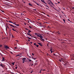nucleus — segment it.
Instances as JSON below:
<instances>
[{
  "label": "nucleus",
  "mask_w": 74,
  "mask_h": 74,
  "mask_svg": "<svg viewBox=\"0 0 74 74\" xmlns=\"http://www.w3.org/2000/svg\"><path fill=\"white\" fill-rule=\"evenodd\" d=\"M42 69H41V70H40V71H42Z\"/></svg>",
  "instance_id": "nucleus-48"
},
{
  "label": "nucleus",
  "mask_w": 74,
  "mask_h": 74,
  "mask_svg": "<svg viewBox=\"0 0 74 74\" xmlns=\"http://www.w3.org/2000/svg\"><path fill=\"white\" fill-rule=\"evenodd\" d=\"M36 47H38V45H36Z\"/></svg>",
  "instance_id": "nucleus-23"
},
{
  "label": "nucleus",
  "mask_w": 74,
  "mask_h": 74,
  "mask_svg": "<svg viewBox=\"0 0 74 74\" xmlns=\"http://www.w3.org/2000/svg\"><path fill=\"white\" fill-rule=\"evenodd\" d=\"M15 25H16V26H19V24H15Z\"/></svg>",
  "instance_id": "nucleus-15"
},
{
  "label": "nucleus",
  "mask_w": 74,
  "mask_h": 74,
  "mask_svg": "<svg viewBox=\"0 0 74 74\" xmlns=\"http://www.w3.org/2000/svg\"><path fill=\"white\" fill-rule=\"evenodd\" d=\"M29 62H31L32 61V60H29Z\"/></svg>",
  "instance_id": "nucleus-24"
},
{
  "label": "nucleus",
  "mask_w": 74,
  "mask_h": 74,
  "mask_svg": "<svg viewBox=\"0 0 74 74\" xmlns=\"http://www.w3.org/2000/svg\"><path fill=\"white\" fill-rule=\"evenodd\" d=\"M46 7H48V8H49V7H48V5H46Z\"/></svg>",
  "instance_id": "nucleus-30"
},
{
  "label": "nucleus",
  "mask_w": 74,
  "mask_h": 74,
  "mask_svg": "<svg viewBox=\"0 0 74 74\" xmlns=\"http://www.w3.org/2000/svg\"><path fill=\"white\" fill-rule=\"evenodd\" d=\"M32 55H33V56H34V55L33 53H32Z\"/></svg>",
  "instance_id": "nucleus-33"
},
{
  "label": "nucleus",
  "mask_w": 74,
  "mask_h": 74,
  "mask_svg": "<svg viewBox=\"0 0 74 74\" xmlns=\"http://www.w3.org/2000/svg\"><path fill=\"white\" fill-rule=\"evenodd\" d=\"M28 5H30V6H33V5L30 3H28Z\"/></svg>",
  "instance_id": "nucleus-7"
},
{
  "label": "nucleus",
  "mask_w": 74,
  "mask_h": 74,
  "mask_svg": "<svg viewBox=\"0 0 74 74\" xmlns=\"http://www.w3.org/2000/svg\"><path fill=\"white\" fill-rule=\"evenodd\" d=\"M72 9H74V7H73L72 8Z\"/></svg>",
  "instance_id": "nucleus-40"
},
{
  "label": "nucleus",
  "mask_w": 74,
  "mask_h": 74,
  "mask_svg": "<svg viewBox=\"0 0 74 74\" xmlns=\"http://www.w3.org/2000/svg\"><path fill=\"white\" fill-rule=\"evenodd\" d=\"M15 69H18V67H15Z\"/></svg>",
  "instance_id": "nucleus-38"
},
{
  "label": "nucleus",
  "mask_w": 74,
  "mask_h": 74,
  "mask_svg": "<svg viewBox=\"0 0 74 74\" xmlns=\"http://www.w3.org/2000/svg\"><path fill=\"white\" fill-rule=\"evenodd\" d=\"M14 48H15V49H16L17 48H16V47H15Z\"/></svg>",
  "instance_id": "nucleus-47"
},
{
  "label": "nucleus",
  "mask_w": 74,
  "mask_h": 74,
  "mask_svg": "<svg viewBox=\"0 0 74 74\" xmlns=\"http://www.w3.org/2000/svg\"><path fill=\"white\" fill-rule=\"evenodd\" d=\"M24 25H26V24L25 23H24Z\"/></svg>",
  "instance_id": "nucleus-46"
},
{
  "label": "nucleus",
  "mask_w": 74,
  "mask_h": 74,
  "mask_svg": "<svg viewBox=\"0 0 74 74\" xmlns=\"http://www.w3.org/2000/svg\"><path fill=\"white\" fill-rule=\"evenodd\" d=\"M58 33L59 34H60V33H58Z\"/></svg>",
  "instance_id": "nucleus-61"
},
{
  "label": "nucleus",
  "mask_w": 74,
  "mask_h": 74,
  "mask_svg": "<svg viewBox=\"0 0 74 74\" xmlns=\"http://www.w3.org/2000/svg\"><path fill=\"white\" fill-rule=\"evenodd\" d=\"M29 27H30V29H32V27L30 26H29Z\"/></svg>",
  "instance_id": "nucleus-22"
},
{
  "label": "nucleus",
  "mask_w": 74,
  "mask_h": 74,
  "mask_svg": "<svg viewBox=\"0 0 74 74\" xmlns=\"http://www.w3.org/2000/svg\"><path fill=\"white\" fill-rule=\"evenodd\" d=\"M33 64H32L31 65V66H33Z\"/></svg>",
  "instance_id": "nucleus-56"
},
{
  "label": "nucleus",
  "mask_w": 74,
  "mask_h": 74,
  "mask_svg": "<svg viewBox=\"0 0 74 74\" xmlns=\"http://www.w3.org/2000/svg\"><path fill=\"white\" fill-rule=\"evenodd\" d=\"M10 53H12V54H13V53H12V52H10Z\"/></svg>",
  "instance_id": "nucleus-35"
},
{
  "label": "nucleus",
  "mask_w": 74,
  "mask_h": 74,
  "mask_svg": "<svg viewBox=\"0 0 74 74\" xmlns=\"http://www.w3.org/2000/svg\"><path fill=\"white\" fill-rule=\"evenodd\" d=\"M23 2L24 3H25V1Z\"/></svg>",
  "instance_id": "nucleus-52"
},
{
  "label": "nucleus",
  "mask_w": 74,
  "mask_h": 74,
  "mask_svg": "<svg viewBox=\"0 0 74 74\" xmlns=\"http://www.w3.org/2000/svg\"><path fill=\"white\" fill-rule=\"evenodd\" d=\"M52 49H50V51L51 52V53H52V52H52Z\"/></svg>",
  "instance_id": "nucleus-9"
},
{
  "label": "nucleus",
  "mask_w": 74,
  "mask_h": 74,
  "mask_svg": "<svg viewBox=\"0 0 74 74\" xmlns=\"http://www.w3.org/2000/svg\"><path fill=\"white\" fill-rule=\"evenodd\" d=\"M36 4H37V5H38V6L40 5L38 3H36Z\"/></svg>",
  "instance_id": "nucleus-19"
},
{
  "label": "nucleus",
  "mask_w": 74,
  "mask_h": 74,
  "mask_svg": "<svg viewBox=\"0 0 74 74\" xmlns=\"http://www.w3.org/2000/svg\"><path fill=\"white\" fill-rule=\"evenodd\" d=\"M27 35H28V36H30V34H29V33H27Z\"/></svg>",
  "instance_id": "nucleus-16"
},
{
  "label": "nucleus",
  "mask_w": 74,
  "mask_h": 74,
  "mask_svg": "<svg viewBox=\"0 0 74 74\" xmlns=\"http://www.w3.org/2000/svg\"><path fill=\"white\" fill-rule=\"evenodd\" d=\"M8 25H10L11 26H12V27H14L13 25H11L10 24H8Z\"/></svg>",
  "instance_id": "nucleus-6"
},
{
  "label": "nucleus",
  "mask_w": 74,
  "mask_h": 74,
  "mask_svg": "<svg viewBox=\"0 0 74 74\" xmlns=\"http://www.w3.org/2000/svg\"><path fill=\"white\" fill-rule=\"evenodd\" d=\"M41 1L42 2V3H45V4H47L44 1V0H41Z\"/></svg>",
  "instance_id": "nucleus-3"
},
{
  "label": "nucleus",
  "mask_w": 74,
  "mask_h": 74,
  "mask_svg": "<svg viewBox=\"0 0 74 74\" xmlns=\"http://www.w3.org/2000/svg\"><path fill=\"white\" fill-rule=\"evenodd\" d=\"M7 27H8V29H9V27H8V26H7Z\"/></svg>",
  "instance_id": "nucleus-41"
},
{
  "label": "nucleus",
  "mask_w": 74,
  "mask_h": 74,
  "mask_svg": "<svg viewBox=\"0 0 74 74\" xmlns=\"http://www.w3.org/2000/svg\"><path fill=\"white\" fill-rule=\"evenodd\" d=\"M5 48L6 49H9V47H8V46H5Z\"/></svg>",
  "instance_id": "nucleus-4"
},
{
  "label": "nucleus",
  "mask_w": 74,
  "mask_h": 74,
  "mask_svg": "<svg viewBox=\"0 0 74 74\" xmlns=\"http://www.w3.org/2000/svg\"><path fill=\"white\" fill-rule=\"evenodd\" d=\"M37 37H40V38H41V39H42V36H41V35H38L37 36Z\"/></svg>",
  "instance_id": "nucleus-1"
},
{
  "label": "nucleus",
  "mask_w": 74,
  "mask_h": 74,
  "mask_svg": "<svg viewBox=\"0 0 74 74\" xmlns=\"http://www.w3.org/2000/svg\"><path fill=\"white\" fill-rule=\"evenodd\" d=\"M22 1L23 2L24 1H23V0H22Z\"/></svg>",
  "instance_id": "nucleus-58"
},
{
  "label": "nucleus",
  "mask_w": 74,
  "mask_h": 74,
  "mask_svg": "<svg viewBox=\"0 0 74 74\" xmlns=\"http://www.w3.org/2000/svg\"><path fill=\"white\" fill-rule=\"evenodd\" d=\"M29 41H30V40H28Z\"/></svg>",
  "instance_id": "nucleus-63"
},
{
  "label": "nucleus",
  "mask_w": 74,
  "mask_h": 74,
  "mask_svg": "<svg viewBox=\"0 0 74 74\" xmlns=\"http://www.w3.org/2000/svg\"><path fill=\"white\" fill-rule=\"evenodd\" d=\"M41 71H40V73H41Z\"/></svg>",
  "instance_id": "nucleus-49"
},
{
  "label": "nucleus",
  "mask_w": 74,
  "mask_h": 74,
  "mask_svg": "<svg viewBox=\"0 0 74 74\" xmlns=\"http://www.w3.org/2000/svg\"><path fill=\"white\" fill-rule=\"evenodd\" d=\"M51 4H52V5H53V3H52V2H51Z\"/></svg>",
  "instance_id": "nucleus-31"
},
{
  "label": "nucleus",
  "mask_w": 74,
  "mask_h": 74,
  "mask_svg": "<svg viewBox=\"0 0 74 74\" xmlns=\"http://www.w3.org/2000/svg\"><path fill=\"white\" fill-rule=\"evenodd\" d=\"M34 45H36V43H34Z\"/></svg>",
  "instance_id": "nucleus-25"
},
{
  "label": "nucleus",
  "mask_w": 74,
  "mask_h": 74,
  "mask_svg": "<svg viewBox=\"0 0 74 74\" xmlns=\"http://www.w3.org/2000/svg\"><path fill=\"white\" fill-rule=\"evenodd\" d=\"M32 59H33V58H33V57H32Z\"/></svg>",
  "instance_id": "nucleus-62"
},
{
  "label": "nucleus",
  "mask_w": 74,
  "mask_h": 74,
  "mask_svg": "<svg viewBox=\"0 0 74 74\" xmlns=\"http://www.w3.org/2000/svg\"><path fill=\"white\" fill-rule=\"evenodd\" d=\"M16 56H19V58H21V56H20V55H17Z\"/></svg>",
  "instance_id": "nucleus-10"
},
{
  "label": "nucleus",
  "mask_w": 74,
  "mask_h": 74,
  "mask_svg": "<svg viewBox=\"0 0 74 74\" xmlns=\"http://www.w3.org/2000/svg\"><path fill=\"white\" fill-rule=\"evenodd\" d=\"M2 12H4V11H3V10H2Z\"/></svg>",
  "instance_id": "nucleus-42"
},
{
  "label": "nucleus",
  "mask_w": 74,
  "mask_h": 74,
  "mask_svg": "<svg viewBox=\"0 0 74 74\" xmlns=\"http://www.w3.org/2000/svg\"><path fill=\"white\" fill-rule=\"evenodd\" d=\"M43 71H45V69H43L42 70Z\"/></svg>",
  "instance_id": "nucleus-50"
},
{
  "label": "nucleus",
  "mask_w": 74,
  "mask_h": 74,
  "mask_svg": "<svg viewBox=\"0 0 74 74\" xmlns=\"http://www.w3.org/2000/svg\"><path fill=\"white\" fill-rule=\"evenodd\" d=\"M12 37H13V38H14V37L13 36H12Z\"/></svg>",
  "instance_id": "nucleus-53"
},
{
  "label": "nucleus",
  "mask_w": 74,
  "mask_h": 74,
  "mask_svg": "<svg viewBox=\"0 0 74 74\" xmlns=\"http://www.w3.org/2000/svg\"><path fill=\"white\" fill-rule=\"evenodd\" d=\"M42 14H44L45 15V13L44 12H42Z\"/></svg>",
  "instance_id": "nucleus-17"
},
{
  "label": "nucleus",
  "mask_w": 74,
  "mask_h": 74,
  "mask_svg": "<svg viewBox=\"0 0 74 74\" xmlns=\"http://www.w3.org/2000/svg\"><path fill=\"white\" fill-rule=\"evenodd\" d=\"M35 35H36V36H38V35H39L37 33H35Z\"/></svg>",
  "instance_id": "nucleus-12"
},
{
  "label": "nucleus",
  "mask_w": 74,
  "mask_h": 74,
  "mask_svg": "<svg viewBox=\"0 0 74 74\" xmlns=\"http://www.w3.org/2000/svg\"><path fill=\"white\" fill-rule=\"evenodd\" d=\"M28 32L29 33L31 32V31L30 30H28Z\"/></svg>",
  "instance_id": "nucleus-13"
},
{
  "label": "nucleus",
  "mask_w": 74,
  "mask_h": 74,
  "mask_svg": "<svg viewBox=\"0 0 74 74\" xmlns=\"http://www.w3.org/2000/svg\"><path fill=\"white\" fill-rule=\"evenodd\" d=\"M9 22H10V23H12V22H11V21H9Z\"/></svg>",
  "instance_id": "nucleus-21"
},
{
  "label": "nucleus",
  "mask_w": 74,
  "mask_h": 74,
  "mask_svg": "<svg viewBox=\"0 0 74 74\" xmlns=\"http://www.w3.org/2000/svg\"><path fill=\"white\" fill-rule=\"evenodd\" d=\"M62 20L64 21V23H65V21H66L64 19H63Z\"/></svg>",
  "instance_id": "nucleus-14"
},
{
  "label": "nucleus",
  "mask_w": 74,
  "mask_h": 74,
  "mask_svg": "<svg viewBox=\"0 0 74 74\" xmlns=\"http://www.w3.org/2000/svg\"><path fill=\"white\" fill-rule=\"evenodd\" d=\"M35 62H38V61L36 60L35 61Z\"/></svg>",
  "instance_id": "nucleus-57"
},
{
  "label": "nucleus",
  "mask_w": 74,
  "mask_h": 74,
  "mask_svg": "<svg viewBox=\"0 0 74 74\" xmlns=\"http://www.w3.org/2000/svg\"><path fill=\"white\" fill-rule=\"evenodd\" d=\"M38 44H39V45L41 46V47H42V44L40 43H38Z\"/></svg>",
  "instance_id": "nucleus-5"
},
{
  "label": "nucleus",
  "mask_w": 74,
  "mask_h": 74,
  "mask_svg": "<svg viewBox=\"0 0 74 74\" xmlns=\"http://www.w3.org/2000/svg\"><path fill=\"white\" fill-rule=\"evenodd\" d=\"M31 37H32H32H33V36H31Z\"/></svg>",
  "instance_id": "nucleus-60"
},
{
  "label": "nucleus",
  "mask_w": 74,
  "mask_h": 74,
  "mask_svg": "<svg viewBox=\"0 0 74 74\" xmlns=\"http://www.w3.org/2000/svg\"><path fill=\"white\" fill-rule=\"evenodd\" d=\"M1 66H3V64H1Z\"/></svg>",
  "instance_id": "nucleus-54"
},
{
  "label": "nucleus",
  "mask_w": 74,
  "mask_h": 74,
  "mask_svg": "<svg viewBox=\"0 0 74 74\" xmlns=\"http://www.w3.org/2000/svg\"><path fill=\"white\" fill-rule=\"evenodd\" d=\"M29 36H32V35H31L30 34V35H29Z\"/></svg>",
  "instance_id": "nucleus-51"
},
{
  "label": "nucleus",
  "mask_w": 74,
  "mask_h": 74,
  "mask_svg": "<svg viewBox=\"0 0 74 74\" xmlns=\"http://www.w3.org/2000/svg\"><path fill=\"white\" fill-rule=\"evenodd\" d=\"M16 41H17L18 42V41L17 40H16Z\"/></svg>",
  "instance_id": "nucleus-59"
},
{
  "label": "nucleus",
  "mask_w": 74,
  "mask_h": 74,
  "mask_svg": "<svg viewBox=\"0 0 74 74\" xmlns=\"http://www.w3.org/2000/svg\"><path fill=\"white\" fill-rule=\"evenodd\" d=\"M34 60H36V59H37V58H33Z\"/></svg>",
  "instance_id": "nucleus-28"
},
{
  "label": "nucleus",
  "mask_w": 74,
  "mask_h": 74,
  "mask_svg": "<svg viewBox=\"0 0 74 74\" xmlns=\"http://www.w3.org/2000/svg\"><path fill=\"white\" fill-rule=\"evenodd\" d=\"M46 9H47V10H49V9H48L47 8H46Z\"/></svg>",
  "instance_id": "nucleus-55"
},
{
  "label": "nucleus",
  "mask_w": 74,
  "mask_h": 74,
  "mask_svg": "<svg viewBox=\"0 0 74 74\" xmlns=\"http://www.w3.org/2000/svg\"><path fill=\"white\" fill-rule=\"evenodd\" d=\"M33 37L34 38H36V37H35L33 36Z\"/></svg>",
  "instance_id": "nucleus-29"
},
{
  "label": "nucleus",
  "mask_w": 74,
  "mask_h": 74,
  "mask_svg": "<svg viewBox=\"0 0 74 74\" xmlns=\"http://www.w3.org/2000/svg\"><path fill=\"white\" fill-rule=\"evenodd\" d=\"M13 24H14V25H16V22H14V23H13Z\"/></svg>",
  "instance_id": "nucleus-20"
},
{
  "label": "nucleus",
  "mask_w": 74,
  "mask_h": 74,
  "mask_svg": "<svg viewBox=\"0 0 74 74\" xmlns=\"http://www.w3.org/2000/svg\"><path fill=\"white\" fill-rule=\"evenodd\" d=\"M53 55H54V56H55V53H54L53 54Z\"/></svg>",
  "instance_id": "nucleus-43"
},
{
  "label": "nucleus",
  "mask_w": 74,
  "mask_h": 74,
  "mask_svg": "<svg viewBox=\"0 0 74 74\" xmlns=\"http://www.w3.org/2000/svg\"><path fill=\"white\" fill-rule=\"evenodd\" d=\"M58 3L59 4V3H60V2H58Z\"/></svg>",
  "instance_id": "nucleus-45"
},
{
  "label": "nucleus",
  "mask_w": 74,
  "mask_h": 74,
  "mask_svg": "<svg viewBox=\"0 0 74 74\" xmlns=\"http://www.w3.org/2000/svg\"><path fill=\"white\" fill-rule=\"evenodd\" d=\"M6 30H7V27H6Z\"/></svg>",
  "instance_id": "nucleus-34"
},
{
  "label": "nucleus",
  "mask_w": 74,
  "mask_h": 74,
  "mask_svg": "<svg viewBox=\"0 0 74 74\" xmlns=\"http://www.w3.org/2000/svg\"><path fill=\"white\" fill-rule=\"evenodd\" d=\"M68 21H69V22H71V21H70V19H68Z\"/></svg>",
  "instance_id": "nucleus-26"
},
{
  "label": "nucleus",
  "mask_w": 74,
  "mask_h": 74,
  "mask_svg": "<svg viewBox=\"0 0 74 74\" xmlns=\"http://www.w3.org/2000/svg\"><path fill=\"white\" fill-rule=\"evenodd\" d=\"M14 63H15V62L12 63V64H13V65H14Z\"/></svg>",
  "instance_id": "nucleus-27"
},
{
  "label": "nucleus",
  "mask_w": 74,
  "mask_h": 74,
  "mask_svg": "<svg viewBox=\"0 0 74 74\" xmlns=\"http://www.w3.org/2000/svg\"><path fill=\"white\" fill-rule=\"evenodd\" d=\"M33 10H34V11H36L37 10L34 9H33Z\"/></svg>",
  "instance_id": "nucleus-32"
},
{
  "label": "nucleus",
  "mask_w": 74,
  "mask_h": 74,
  "mask_svg": "<svg viewBox=\"0 0 74 74\" xmlns=\"http://www.w3.org/2000/svg\"><path fill=\"white\" fill-rule=\"evenodd\" d=\"M2 46V45H0V47H1Z\"/></svg>",
  "instance_id": "nucleus-37"
},
{
  "label": "nucleus",
  "mask_w": 74,
  "mask_h": 74,
  "mask_svg": "<svg viewBox=\"0 0 74 74\" xmlns=\"http://www.w3.org/2000/svg\"><path fill=\"white\" fill-rule=\"evenodd\" d=\"M27 38H29V40H31V39L32 38H29V37H28V36H27Z\"/></svg>",
  "instance_id": "nucleus-11"
},
{
  "label": "nucleus",
  "mask_w": 74,
  "mask_h": 74,
  "mask_svg": "<svg viewBox=\"0 0 74 74\" xmlns=\"http://www.w3.org/2000/svg\"><path fill=\"white\" fill-rule=\"evenodd\" d=\"M47 16H48L49 17V15H47Z\"/></svg>",
  "instance_id": "nucleus-44"
},
{
  "label": "nucleus",
  "mask_w": 74,
  "mask_h": 74,
  "mask_svg": "<svg viewBox=\"0 0 74 74\" xmlns=\"http://www.w3.org/2000/svg\"><path fill=\"white\" fill-rule=\"evenodd\" d=\"M5 60V59H4V57L2 58V61H4Z\"/></svg>",
  "instance_id": "nucleus-8"
},
{
  "label": "nucleus",
  "mask_w": 74,
  "mask_h": 74,
  "mask_svg": "<svg viewBox=\"0 0 74 74\" xmlns=\"http://www.w3.org/2000/svg\"><path fill=\"white\" fill-rule=\"evenodd\" d=\"M26 59V58H22V60L23 61V63H24L25 61V60Z\"/></svg>",
  "instance_id": "nucleus-2"
},
{
  "label": "nucleus",
  "mask_w": 74,
  "mask_h": 74,
  "mask_svg": "<svg viewBox=\"0 0 74 74\" xmlns=\"http://www.w3.org/2000/svg\"><path fill=\"white\" fill-rule=\"evenodd\" d=\"M12 30H13V31H14V32H16V30H14V29H12Z\"/></svg>",
  "instance_id": "nucleus-18"
},
{
  "label": "nucleus",
  "mask_w": 74,
  "mask_h": 74,
  "mask_svg": "<svg viewBox=\"0 0 74 74\" xmlns=\"http://www.w3.org/2000/svg\"><path fill=\"white\" fill-rule=\"evenodd\" d=\"M59 61H60V62H61V60H60V59H59Z\"/></svg>",
  "instance_id": "nucleus-36"
},
{
  "label": "nucleus",
  "mask_w": 74,
  "mask_h": 74,
  "mask_svg": "<svg viewBox=\"0 0 74 74\" xmlns=\"http://www.w3.org/2000/svg\"><path fill=\"white\" fill-rule=\"evenodd\" d=\"M31 73H32V72H31Z\"/></svg>",
  "instance_id": "nucleus-64"
},
{
  "label": "nucleus",
  "mask_w": 74,
  "mask_h": 74,
  "mask_svg": "<svg viewBox=\"0 0 74 74\" xmlns=\"http://www.w3.org/2000/svg\"><path fill=\"white\" fill-rule=\"evenodd\" d=\"M25 29H26V30H28L29 29H27V28H25Z\"/></svg>",
  "instance_id": "nucleus-39"
}]
</instances>
